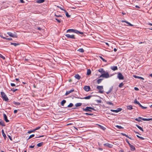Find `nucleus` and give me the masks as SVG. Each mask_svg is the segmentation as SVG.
Here are the masks:
<instances>
[{"label":"nucleus","mask_w":152,"mask_h":152,"mask_svg":"<svg viewBox=\"0 0 152 152\" xmlns=\"http://www.w3.org/2000/svg\"><path fill=\"white\" fill-rule=\"evenodd\" d=\"M1 94L3 99L5 101H7L8 100V99L6 94L3 92L1 93Z\"/></svg>","instance_id":"1"},{"label":"nucleus","mask_w":152,"mask_h":152,"mask_svg":"<svg viewBox=\"0 0 152 152\" xmlns=\"http://www.w3.org/2000/svg\"><path fill=\"white\" fill-rule=\"evenodd\" d=\"M97 88L99 90V92L101 94L103 93L104 91L103 90V86H97Z\"/></svg>","instance_id":"2"},{"label":"nucleus","mask_w":152,"mask_h":152,"mask_svg":"<svg viewBox=\"0 0 152 152\" xmlns=\"http://www.w3.org/2000/svg\"><path fill=\"white\" fill-rule=\"evenodd\" d=\"M7 34L9 35V36L11 37L14 38H17L18 36L17 34L16 33H13L10 32H8L7 33Z\"/></svg>","instance_id":"3"},{"label":"nucleus","mask_w":152,"mask_h":152,"mask_svg":"<svg viewBox=\"0 0 152 152\" xmlns=\"http://www.w3.org/2000/svg\"><path fill=\"white\" fill-rule=\"evenodd\" d=\"M110 77L108 73L107 72L105 73H104L102 74L99 76V77H103L105 78H108Z\"/></svg>","instance_id":"4"},{"label":"nucleus","mask_w":152,"mask_h":152,"mask_svg":"<svg viewBox=\"0 0 152 152\" xmlns=\"http://www.w3.org/2000/svg\"><path fill=\"white\" fill-rule=\"evenodd\" d=\"M91 109V107H87L85 108H83V110L84 111L86 112H92V111L90 110Z\"/></svg>","instance_id":"5"},{"label":"nucleus","mask_w":152,"mask_h":152,"mask_svg":"<svg viewBox=\"0 0 152 152\" xmlns=\"http://www.w3.org/2000/svg\"><path fill=\"white\" fill-rule=\"evenodd\" d=\"M118 77L119 80H123L124 77L122 74L120 72H119L118 75Z\"/></svg>","instance_id":"6"},{"label":"nucleus","mask_w":152,"mask_h":152,"mask_svg":"<svg viewBox=\"0 0 152 152\" xmlns=\"http://www.w3.org/2000/svg\"><path fill=\"white\" fill-rule=\"evenodd\" d=\"M122 110V108H118V109H117V110H113L111 109V110H110V111L112 112H115V113H117L118 112L121 111Z\"/></svg>","instance_id":"7"},{"label":"nucleus","mask_w":152,"mask_h":152,"mask_svg":"<svg viewBox=\"0 0 152 152\" xmlns=\"http://www.w3.org/2000/svg\"><path fill=\"white\" fill-rule=\"evenodd\" d=\"M65 36L68 38L73 39H75V35H70L69 34H66L65 35Z\"/></svg>","instance_id":"8"},{"label":"nucleus","mask_w":152,"mask_h":152,"mask_svg":"<svg viewBox=\"0 0 152 152\" xmlns=\"http://www.w3.org/2000/svg\"><path fill=\"white\" fill-rule=\"evenodd\" d=\"M83 89L86 91H90V88L89 86H85L83 88Z\"/></svg>","instance_id":"9"},{"label":"nucleus","mask_w":152,"mask_h":152,"mask_svg":"<svg viewBox=\"0 0 152 152\" xmlns=\"http://www.w3.org/2000/svg\"><path fill=\"white\" fill-rule=\"evenodd\" d=\"M104 146H106L107 147H108L110 148H112L113 146V145H111L109 143H107L104 144Z\"/></svg>","instance_id":"10"},{"label":"nucleus","mask_w":152,"mask_h":152,"mask_svg":"<svg viewBox=\"0 0 152 152\" xmlns=\"http://www.w3.org/2000/svg\"><path fill=\"white\" fill-rule=\"evenodd\" d=\"M3 116L4 118V120L6 122H9V121L7 119V115L5 114L4 113L3 114Z\"/></svg>","instance_id":"11"},{"label":"nucleus","mask_w":152,"mask_h":152,"mask_svg":"<svg viewBox=\"0 0 152 152\" xmlns=\"http://www.w3.org/2000/svg\"><path fill=\"white\" fill-rule=\"evenodd\" d=\"M139 118H140L141 120L144 121H149L152 120V118H145L141 117H139Z\"/></svg>","instance_id":"12"},{"label":"nucleus","mask_w":152,"mask_h":152,"mask_svg":"<svg viewBox=\"0 0 152 152\" xmlns=\"http://www.w3.org/2000/svg\"><path fill=\"white\" fill-rule=\"evenodd\" d=\"M74 91V89H73L69 91H66V92L65 94V95H67L68 94H69L70 93L73 92Z\"/></svg>","instance_id":"13"},{"label":"nucleus","mask_w":152,"mask_h":152,"mask_svg":"<svg viewBox=\"0 0 152 152\" xmlns=\"http://www.w3.org/2000/svg\"><path fill=\"white\" fill-rule=\"evenodd\" d=\"M78 80H80L81 78V77L78 74H76L74 76Z\"/></svg>","instance_id":"14"},{"label":"nucleus","mask_w":152,"mask_h":152,"mask_svg":"<svg viewBox=\"0 0 152 152\" xmlns=\"http://www.w3.org/2000/svg\"><path fill=\"white\" fill-rule=\"evenodd\" d=\"M110 68L113 71H115L118 69V68L117 66H112Z\"/></svg>","instance_id":"15"},{"label":"nucleus","mask_w":152,"mask_h":152,"mask_svg":"<svg viewBox=\"0 0 152 152\" xmlns=\"http://www.w3.org/2000/svg\"><path fill=\"white\" fill-rule=\"evenodd\" d=\"M130 147L131 148V150L132 151H134L135 150V147L133 145H129Z\"/></svg>","instance_id":"16"},{"label":"nucleus","mask_w":152,"mask_h":152,"mask_svg":"<svg viewBox=\"0 0 152 152\" xmlns=\"http://www.w3.org/2000/svg\"><path fill=\"white\" fill-rule=\"evenodd\" d=\"M121 22H123H123H125V23H126L128 24L127 25H129V26H133V25L132 24L130 23H129V22H127V21H125V20H122Z\"/></svg>","instance_id":"17"},{"label":"nucleus","mask_w":152,"mask_h":152,"mask_svg":"<svg viewBox=\"0 0 152 152\" xmlns=\"http://www.w3.org/2000/svg\"><path fill=\"white\" fill-rule=\"evenodd\" d=\"M0 125L4 126H5L4 121L1 120H0Z\"/></svg>","instance_id":"18"},{"label":"nucleus","mask_w":152,"mask_h":152,"mask_svg":"<svg viewBox=\"0 0 152 152\" xmlns=\"http://www.w3.org/2000/svg\"><path fill=\"white\" fill-rule=\"evenodd\" d=\"M113 88V86H112L111 88H110V90L106 92V93L107 94H108L110 93L111 92V91H112Z\"/></svg>","instance_id":"19"},{"label":"nucleus","mask_w":152,"mask_h":152,"mask_svg":"<svg viewBox=\"0 0 152 152\" xmlns=\"http://www.w3.org/2000/svg\"><path fill=\"white\" fill-rule=\"evenodd\" d=\"M64 11L65 12V14H66V16L67 18H70V17L71 16H70V15H69L68 14V12H66V11L65 10H64Z\"/></svg>","instance_id":"20"},{"label":"nucleus","mask_w":152,"mask_h":152,"mask_svg":"<svg viewBox=\"0 0 152 152\" xmlns=\"http://www.w3.org/2000/svg\"><path fill=\"white\" fill-rule=\"evenodd\" d=\"M1 131H2V135H3V137H4V138L5 139H6V138L7 137L6 136V134H5L4 133V130L2 129Z\"/></svg>","instance_id":"21"},{"label":"nucleus","mask_w":152,"mask_h":152,"mask_svg":"<svg viewBox=\"0 0 152 152\" xmlns=\"http://www.w3.org/2000/svg\"><path fill=\"white\" fill-rule=\"evenodd\" d=\"M136 126L140 130H141V131H142V132H143L144 131L142 128V127H141L140 126H139L137 124H136Z\"/></svg>","instance_id":"22"},{"label":"nucleus","mask_w":152,"mask_h":152,"mask_svg":"<svg viewBox=\"0 0 152 152\" xmlns=\"http://www.w3.org/2000/svg\"><path fill=\"white\" fill-rule=\"evenodd\" d=\"M98 71L101 73H103L105 72L103 70V69L102 68H100L98 70Z\"/></svg>","instance_id":"23"},{"label":"nucleus","mask_w":152,"mask_h":152,"mask_svg":"<svg viewBox=\"0 0 152 152\" xmlns=\"http://www.w3.org/2000/svg\"><path fill=\"white\" fill-rule=\"evenodd\" d=\"M133 77H135V78H139V79H141L144 80V79L143 77H139L137 76L136 75H133Z\"/></svg>","instance_id":"24"},{"label":"nucleus","mask_w":152,"mask_h":152,"mask_svg":"<svg viewBox=\"0 0 152 152\" xmlns=\"http://www.w3.org/2000/svg\"><path fill=\"white\" fill-rule=\"evenodd\" d=\"M75 31V29H69L68 30L66 31L67 32H74V31Z\"/></svg>","instance_id":"25"},{"label":"nucleus","mask_w":152,"mask_h":152,"mask_svg":"<svg viewBox=\"0 0 152 152\" xmlns=\"http://www.w3.org/2000/svg\"><path fill=\"white\" fill-rule=\"evenodd\" d=\"M45 1V0H38L37 1V2L38 3H41L44 2Z\"/></svg>","instance_id":"26"},{"label":"nucleus","mask_w":152,"mask_h":152,"mask_svg":"<svg viewBox=\"0 0 152 152\" xmlns=\"http://www.w3.org/2000/svg\"><path fill=\"white\" fill-rule=\"evenodd\" d=\"M127 108L128 109V110H132V109L133 108H132V106L131 105H129V106H127Z\"/></svg>","instance_id":"27"},{"label":"nucleus","mask_w":152,"mask_h":152,"mask_svg":"<svg viewBox=\"0 0 152 152\" xmlns=\"http://www.w3.org/2000/svg\"><path fill=\"white\" fill-rule=\"evenodd\" d=\"M91 73V71L90 69H88L87 70V75H89Z\"/></svg>","instance_id":"28"},{"label":"nucleus","mask_w":152,"mask_h":152,"mask_svg":"<svg viewBox=\"0 0 152 152\" xmlns=\"http://www.w3.org/2000/svg\"><path fill=\"white\" fill-rule=\"evenodd\" d=\"M82 105V103H77L75 104V106L76 107H78L81 106Z\"/></svg>","instance_id":"29"},{"label":"nucleus","mask_w":152,"mask_h":152,"mask_svg":"<svg viewBox=\"0 0 152 152\" xmlns=\"http://www.w3.org/2000/svg\"><path fill=\"white\" fill-rule=\"evenodd\" d=\"M11 45H13L15 46L19 45L20 44L19 43H11Z\"/></svg>","instance_id":"30"},{"label":"nucleus","mask_w":152,"mask_h":152,"mask_svg":"<svg viewBox=\"0 0 152 152\" xmlns=\"http://www.w3.org/2000/svg\"><path fill=\"white\" fill-rule=\"evenodd\" d=\"M77 51L81 53H83L84 51V50L82 48L79 49L77 50Z\"/></svg>","instance_id":"31"},{"label":"nucleus","mask_w":152,"mask_h":152,"mask_svg":"<svg viewBox=\"0 0 152 152\" xmlns=\"http://www.w3.org/2000/svg\"><path fill=\"white\" fill-rule=\"evenodd\" d=\"M43 144V142H41L37 144V146L38 147H40L42 146Z\"/></svg>","instance_id":"32"},{"label":"nucleus","mask_w":152,"mask_h":152,"mask_svg":"<svg viewBox=\"0 0 152 152\" xmlns=\"http://www.w3.org/2000/svg\"><path fill=\"white\" fill-rule=\"evenodd\" d=\"M91 97V96H87L84 97V98H83V99H89Z\"/></svg>","instance_id":"33"},{"label":"nucleus","mask_w":152,"mask_h":152,"mask_svg":"<svg viewBox=\"0 0 152 152\" xmlns=\"http://www.w3.org/2000/svg\"><path fill=\"white\" fill-rule=\"evenodd\" d=\"M103 80V79H100L98 80H97V82L98 84H99L102 81V80Z\"/></svg>","instance_id":"34"},{"label":"nucleus","mask_w":152,"mask_h":152,"mask_svg":"<svg viewBox=\"0 0 152 152\" xmlns=\"http://www.w3.org/2000/svg\"><path fill=\"white\" fill-rule=\"evenodd\" d=\"M66 101L64 100H62L61 102V105L63 106L64 105V104L66 102Z\"/></svg>","instance_id":"35"},{"label":"nucleus","mask_w":152,"mask_h":152,"mask_svg":"<svg viewBox=\"0 0 152 152\" xmlns=\"http://www.w3.org/2000/svg\"><path fill=\"white\" fill-rule=\"evenodd\" d=\"M115 126L118 128V129H122L123 128V127L121 126L116 125Z\"/></svg>","instance_id":"36"},{"label":"nucleus","mask_w":152,"mask_h":152,"mask_svg":"<svg viewBox=\"0 0 152 152\" xmlns=\"http://www.w3.org/2000/svg\"><path fill=\"white\" fill-rule=\"evenodd\" d=\"M35 131V130L34 129L33 130H32L28 131V134H30L32 132H34Z\"/></svg>","instance_id":"37"},{"label":"nucleus","mask_w":152,"mask_h":152,"mask_svg":"<svg viewBox=\"0 0 152 152\" xmlns=\"http://www.w3.org/2000/svg\"><path fill=\"white\" fill-rule=\"evenodd\" d=\"M34 134H32L28 138V139L27 140H28L29 139H31V138L34 137Z\"/></svg>","instance_id":"38"},{"label":"nucleus","mask_w":152,"mask_h":152,"mask_svg":"<svg viewBox=\"0 0 152 152\" xmlns=\"http://www.w3.org/2000/svg\"><path fill=\"white\" fill-rule=\"evenodd\" d=\"M73 104L72 103H70L69 105H68L67 107H72L73 106Z\"/></svg>","instance_id":"39"},{"label":"nucleus","mask_w":152,"mask_h":152,"mask_svg":"<svg viewBox=\"0 0 152 152\" xmlns=\"http://www.w3.org/2000/svg\"><path fill=\"white\" fill-rule=\"evenodd\" d=\"M100 58L103 61L105 62H106L107 61L105 60L103 58L102 56H99Z\"/></svg>","instance_id":"40"},{"label":"nucleus","mask_w":152,"mask_h":152,"mask_svg":"<svg viewBox=\"0 0 152 152\" xmlns=\"http://www.w3.org/2000/svg\"><path fill=\"white\" fill-rule=\"evenodd\" d=\"M13 103L15 104L16 105H20V103L18 102H16L15 101H14L13 102Z\"/></svg>","instance_id":"41"},{"label":"nucleus","mask_w":152,"mask_h":152,"mask_svg":"<svg viewBox=\"0 0 152 152\" xmlns=\"http://www.w3.org/2000/svg\"><path fill=\"white\" fill-rule=\"evenodd\" d=\"M96 101L98 103H102V101L101 100H96Z\"/></svg>","instance_id":"42"},{"label":"nucleus","mask_w":152,"mask_h":152,"mask_svg":"<svg viewBox=\"0 0 152 152\" xmlns=\"http://www.w3.org/2000/svg\"><path fill=\"white\" fill-rule=\"evenodd\" d=\"M121 134L123 136H126L127 137H128V136L125 133H121Z\"/></svg>","instance_id":"43"},{"label":"nucleus","mask_w":152,"mask_h":152,"mask_svg":"<svg viewBox=\"0 0 152 152\" xmlns=\"http://www.w3.org/2000/svg\"><path fill=\"white\" fill-rule=\"evenodd\" d=\"M124 85V84L123 83H121L119 85V87L121 88Z\"/></svg>","instance_id":"44"},{"label":"nucleus","mask_w":152,"mask_h":152,"mask_svg":"<svg viewBox=\"0 0 152 152\" xmlns=\"http://www.w3.org/2000/svg\"><path fill=\"white\" fill-rule=\"evenodd\" d=\"M134 103L137 104H139V102L137 101V99H135L134 100Z\"/></svg>","instance_id":"45"},{"label":"nucleus","mask_w":152,"mask_h":152,"mask_svg":"<svg viewBox=\"0 0 152 152\" xmlns=\"http://www.w3.org/2000/svg\"><path fill=\"white\" fill-rule=\"evenodd\" d=\"M140 118H139V117L138 118H136L135 119V120L137 121L140 122L141 121V120L140 119Z\"/></svg>","instance_id":"46"},{"label":"nucleus","mask_w":152,"mask_h":152,"mask_svg":"<svg viewBox=\"0 0 152 152\" xmlns=\"http://www.w3.org/2000/svg\"><path fill=\"white\" fill-rule=\"evenodd\" d=\"M126 141L127 143L129 144V145H131V144L129 143V141L127 139H126Z\"/></svg>","instance_id":"47"},{"label":"nucleus","mask_w":152,"mask_h":152,"mask_svg":"<svg viewBox=\"0 0 152 152\" xmlns=\"http://www.w3.org/2000/svg\"><path fill=\"white\" fill-rule=\"evenodd\" d=\"M74 32L75 33H76L77 34H79V31L75 29V31H74Z\"/></svg>","instance_id":"48"},{"label":"nucleus","mask_w":152,"mask_h":152,"mask_svg":"<svg viewBox=\"0 0 152 152\" xmlns=\"http://www.w3.org/2000/svg\"><path fill=\"white\" fill-rule=\"evenodd\" d=\"M107 104H109V105H113V104L112 102H107Z\"/></svg>","instance_id":"49"},{"label":"nucleus","mask_w":152,"mask_h":152,"mask_svg":"<svg viewBox=\"0 0 152 152\" xmlns=\"http://www.w3.org/2000/svg\"><path fill=\"white\" fill-rule=\"evenodd\" d=\"M41 127L40 126H39V127H37V128H36L35 129H34L35 131L36 130H38Z\"/></svg>","instance_id":"50"},{"label":"nucleus","mask_w":152,"mask_h":152,"mask_svg":"<svg viewBox=\"0 0 152 152\" xmlns=\"http://www.w3.org/2000/svg\"><path fill=\"white\" fill-rule=\"evenodd\" d=\"M85 114L87 115H93L92 114L88 113H86Z\"/></svg>","instance_id":"51"},{"label":"nucleus","mask_w":152,"mask_h":152,"mask_svg":"<svg viewBox=\"0 0 152 152\" xmlns=\"http://www.w3.org/2000/svg\"><path fill=\"white\" fill-rule=\"evenodd\" d=\"M0 57L3 58V59H5V57H4L2 55H1V54H0Z\"/></svg>","instance_id":"52"},{"label":"nucleus","mask_w":152,"mask_h":152,"mask_svg":"<svg viewBox=\"0 0 152 152\" xmlns=\"http://www.w3.org/2000/svg\"><path fill=\"white\" fill-rule=\"evenodd\" d=\"M11 90L13 92H15L16 91L18 90V89H11Z\"/></svg>","instance_id":"53"},{"label":"nucleus","mask_w":152,"mask_h":152,"mask_svg":"<svg viewBox=\"0 0 152 152\" xmlns=\"http://www.w3.org/2000/svg\"><path fill=\"white\" fill-rule=\"evenodd\" d=\"M55 19L57 21V22H58L59 23H60L61 22V21L60 20H59V19H58L57 18H55Z\"/></svg>","instance_id":"54"},{"label":"nucleus","mask_w":152,"mask_h":152,"mask_svg":"<svg viewBox=\"0 0 152 152\" xmlns=\"http://www.w3.org/2000/svg\"><path fill=\"white\" fill-rule=\"evenodd\" d=\"M141 108H142V109H146L147 108V107H144V106H142L141 107Z\"/></svg>","instance_id":"55"},{"label":"nucleus","mask_w":152,"mask_h":152,"mask_svg":"<svg viewBox=\"0 0 152 152\" xmlns=\"http://www.w3.org/2000/svg\"><path fill=\"white\" fill-rule=\"evenodd\" d=\"M55 15L57 17H62V16L61 15H57L56 14H55Z\"/></svg>","instance_id":"56"},{"label":"nucleus","mask_w":152,"mask_h":152,"mask_svg":"<svg viewBox=\"0 0 152 152\" xmlns=\"http://www.w3.org/2000/svg\"><path fill=\"white\" fill-rule=\"evenodd\" d=\"M11 85L12 86H15V85L13 83H11Z\"/></svg>","instance_id":"57"},{"label":"nucleus","mask_w":152,"mask_h":152,"mask_svg":"<svg viewBox=\"0 0 152 152\" xmlns=\"http://www.w3.org/2000/svg\"><path fill=\"white\" fill-rule=\"evenodd\" d=\"M134 89L136 91H138L139 90V89L138 88H137V87H134Z\"/></svg>","instance_id":"58"},{"label":"nucleus","mask_w":152,"mask_h":152,"mask_svg":"<svg viewBox=\"0 0 152 152\" xmlns=\"http://www.w3.org/2000/svg\"><path fill=\"white\" fill-rule=\"evenodd\" d=\"M6 39L8 40H11L12 39L11 38H6Z\"/></svg>","instance_id":"59"},{"label":"nucleus","mask_w":152,"mask_h":152,"mask_svg":"<svg viewBox=\"0 0 152 152\" xmlns=\"http://www.w3.org/2000/svg\"><path fill=\"white\" fill-rule=\"evenodd\" d=\"M34 145H30V146H29V148H34Z\"/></svg>","instance_id":"60"},{"label":"nucleus","mask_w":152,"mask_h":152,"mask_svg":"<svg viewBox=\"0 0 152 152\" xmlns=\"http://www.w3.org/2000/svg\"><path fill=\"white\" fill-rule=\"evenodd\" d=\"M58 7L59 8H60L61 10H62L64 11V10H64L61 7H59V6H58Z\"/></svg>","instance_id":"61"},{"label":"nucleus","mask_w":152,"mask_h":152,"mask_svg":"<svg viewBox=\"0 0 152 152\" xmlns=\"http://www.w3.org/2000/svg\"><path fill=\"white\" fill-rule=\"evenodd\" d=\"M0 37L4 39H6V38L4 37H3L2 36H0Z\"/></svg>","instance_id":"62"},{"label":"nucleus","mask_w":152,"mask_h":152,"mask_svg":"<svg viewBox=\"0 0 152 152\" xmlns=\"http://www.w3.org/2000/svg\"><path fill=\"white\" fill-rule=\"evenodd\" d=\"M37 29L38 30H41L42 29L41 28L39 27H38L37 28Z\"/></svg>","instance_id":"63"},{"label":"nucleus","mask_w":152,"mask_h":152,"mask_svg":"<svg viewBox=\"0 0 152 152\" xmlns=\"http://www.w3.org/2000/svg\"><path fill=\"white\" fill-rule=\"evenodd\" d=\"M17 110H15L14 111V113H16L17 112Z\"/></svg>","instance_id":"64"}]
</instances>
